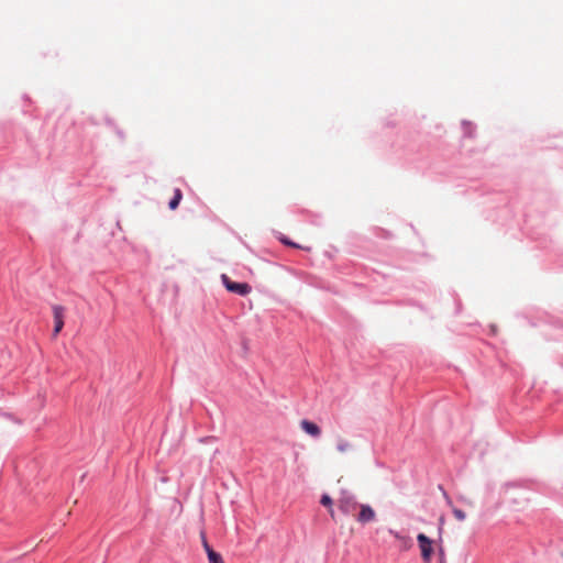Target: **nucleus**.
<instances>
[{"instance_id":"9b49d317","label":"nucleus","mask_w":563,"mask_h":563,"mask_svg":"<svg viewBox=\"0 0 563 563\" xmlns=\"http://www.w3.org/2000/svg\"><path fill=\"white\" fill-rule=\"evenodd\" d=\"M452 512L459 521H464L466 518V514L460 508H453Z\"/></svg>"},{"instance_id":"1a4fd4ad","label":"nucleus","mask_w":563,"mask_h":563,"mask_svg":"<svg viewBox=\"0 0 563 563\" xmlns=\"http://www.w3.org/2000/svg\"><path fill=\"white\" fill-rule=\"evenodd\" d=\"M320 504L322 506H324V507H329L330 508V515L333 517V509H332L333 501H332V498L329 495L324 494V495L321 496Z\"/></svg>"},{"instance_id":"6e6552de","label":"nucleus","mask_w":563,"mask_h":563,"mask_svg":"<svg viewBox=\"0 0 563 563\" xmlns=\"http://www.w3.org/2000/svg\"><path fill=\"white\" fill-rule=\"evenodd\" d=\"M183 199V194H181V190L180 189H175L174 191V197L173 199L169 201V208L172 210H175L177 209V207L179 206L180 201Z\"/></svg>"},{"instance_id":"7ed1b4c3","label":"nucleus","mask_w":563,"mask_h":563,"mask_svg":"<svg viewBox=\"0 0 563 563\" xmlns=\"http://www.w3.org/2000/svg\"><path fill=\"white\" fill-rule=\"evenodd\" d=\"M417 541L419 544V549L421 551V558H422L423 562L430 563L432 554H433V547H432L433 541L429 537H427L424 533H419L417 536Z\"/></svg>"},{"instance_id":"423d86ee","label":"nucleus","mask_w":563,"mask_h":563,"mask_svg":"<svg viewBox=\"0 0 563 563\" xmlns=\"http://www.w3.org/2000/svg\"><path fill=\"white\" fill-rule=\"evenodd\" d=\"M202 545L207 552L208 560L210 563H224L222 556L216 552L207 541L205 532H201Z\"/></svg>"},{"instance_id":"ddd939ff","label":"nucleus","mask_w":563,"mask_h":563,"mask_svg":"<svg viewBox=\"0 0 563 563\" xmlns=\"http://www.w3.org/2000/svg\"><path fill=\"white\" fill-rule=\"evenodd\" d=\"M443 495H444V497H445V499H446L448 504H449V505H452V500H451V498L449 497V495H448V493H446L445 490H443Z\"/></svg>"},{"instance_id":"20e7f679","label":"nucleus","mask_w":563,"mask_h":563,"mask_svg":"<svg viewBox=\"0 0 563 563\" xmlns=\"http://www.w3.org/2000/svg\"><path fill=\"white\" fill-rule=\"evenodd\" d=\"M375 511L369 505H361L360 512L356 517L357 521L365 525L375 520Z\"/></svg>"},{"instance_id":"39448f33","label":"nucleus","mask_w":563,"mask_h":563,"mask_svg":"<svg viewBox=\"0 0 563 563\" xmlns=\"http://www.w3.org/2000/svg\"><path fill=\"white\" fill-rule=\"evenodd\" d=\"M54 316V335L58 334L64 327V308L62 306L53 307Z\"/></svg>"},{"instance_id":"0eeeda50","label":"nucleus","mask_w":563,"mask_h":563,"mask_svg":"<svg viewBox=\"0 0 563 563\" xmlns=\"http://www.w3.org/2000/svg\"><path fill=\"white\" fill-rule=\"evenodd\" d=\"M300 427L301 429L308 433L309 435L313 437V438H319L321 435V429L319 428L318 424H316L314 422L312 421H309L307 419H303L301 420L300 422Z\"/></svg>"},{"instance_id":"9d476101","label":"nucleus","mask_w":563,"mask_h":563,"mask_svg":"<svg viewBox=\"0 0 563 563\" xmlns=\"http://www.w3.org/2000/svg\"><path fill=\"white\" fill-rule=\"evenodd\" d=\"M280 242L287 246H291V247H296V249H302V250H306V251H309L310 249L309 247H305V246H301L292 241H290L288 238L286 236H283L280 238Z\"/></svg>"},{"instance_id":"f03ea898","label":"nucleus","mask_w":563,"mask_h":563,"mask_svg":"<svg viewBox=\"0 0 563 563\" xmlns=\"http://www.w3.org/2000/svg\"><path fill=\"white\" fill-rule=\"evenodd\" d=\"M221 280L228 291L240 296H247L252 291V287L247 283H236L229 278L228 275H221Z\"/></svg>"},{"instance_id":"f257e3e1","label":"nucleus","mask_w":563,"mask_h":563,"mask_svg":"<svg viewBox=\"0 0 563 563\" xmlns=\"http://www.w3.org/2000/svg\"><path fill=\"white\" fill-rule=\"evenodd\" d=\"M339 509L344 515H354L356 509L360 507L357 504L355 496L349 493L347 490H342L340 497L338 499Z\"/></svg>"},{"instance_id":"f8f14e48","label":"nucleus","mask_w":563,"mask_h":563,"mask_svg":"<svg viewBox=\"0 0 563 563\" xmlns=\"http://www.w3.org/2000/svg\"><path fill=\"white\" fill-rule=\"evenodd\" d=\"M349 448H350V443H349L347 441H343V440H342V441H340V442L338 443V450H339L340 452H345Z\"/></svg>"},{"instance_id":"4468645a","label":"nucleus","mask_w":563,"mask_h":563,"mask_svg":"<svg viewBox=\"0 0 563 563\" xmlns=\"http://www.w3.org/2000/svg\"><path fill=\"white\" fill-rule=\"evenodd\" d=\"M443 523H444V519H443V517H441V518H440V526H439V532H440V533L442 532Z\"/></svg>"}]
</instances>
